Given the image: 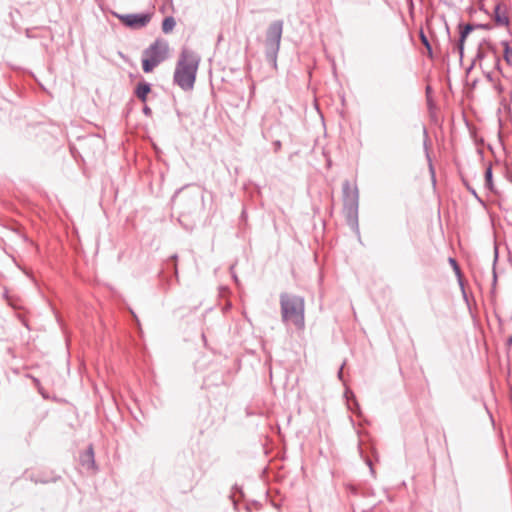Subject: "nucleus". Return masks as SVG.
I'll return each mask as SVG.
<instances>
[{
	"label": "nucleus",
	"instance_id": "obj_2",
	"mask_svg": "<svg viewBox=\"0 0 512 512\" xmlns=\"http://www.w3.org/2000/svg\"><path fill=\"white\" fill-rule=\"evenodd\" d=\"M169 52L168 42L164 39H156L149 47L143 51L142 69L145 73H150L162 63Z\"/></svg>",
	"mask_w": 512,
	"mask_h": 512
},
{
	"label": "nucleus",
	"instance_id": "obj_8",
	"mask_svg": "<svg viewBox=\"0 0 512 512\" xmlns=\"http://www.w3.org/2000/svg\"><path fill=\"white\" fill-rule=\"evenodd\" d=\"M494 21L499 26H507L509 24V17L507 15L506 8L502 7L500 4L495 6Z\"/></svg>",
	"mask_w": 512,
	"mask_h": 512
},
{
	"label": "nucleus",
	"instance_id": "obj_11",
	"mask_svg": "<svg viewBox=\"0 0 512 512\" xmlns=\"http://www.w3.org/2000/svg\"><path fill=\"white\" fill-rule=\"evenodd\" d=\"M175 25H176V21H175L174 17L168 16V17L164 18V20L162 22V31L165 34H168L173 31V29L175 28Z\"/></svg>",
	"mask_w": 512,
	"mask_h": 512
},
{
	"label": "nucleus",
	"instance_id": "obj_15",
	"mask_svg": "<svg viewBox=\"0 0 512 512\" xmlns=\"http://www.w3.org/2000/svg\"><path fill=\"white\" fill-rule=\"evenodd\" d=\"M142 111H143V113H144L146 116H148V117H150V116L152 115V110H151V108H150L149 106H147V105H145V106L143 107V110H142Z\"/></svg>",
	"mask_w": 512,
	"mask_h": 512
},
{
	"label": "nucleus",
	"instance_id": "obj_6",
	"mask_svg": "<svg viewBox=\"0 0 512 512\" xmlns=\"http://www.w3.org/2000/svg\"><path fill=\"white\" fill-rule=\"evenodd\" d=\"M114 16L125 26L131 29H141L148 25L151 20L150 13H136V14H118Z\"/></svg>",
	"mask_w": 512,
	"mask_h": 512
},
{
	"label": "nucleus",
	"instance_id": "obj_22",
	"mask_svg": "<svg viewBox=\"0 0 512 512\" xmlns=\"http://www.w3.org/2000/svg\"><path fill=\"white\" fill-rule=\"evenodd\" d=\"M508 344L512 345V336L508 339Z\"/></svg>",
	"mask_w": 512,
	"mask_h": 512
},
{
	"label": "nucleus",
	"instance_id": "obj_16",
	"mask_svg": "<svg viewBox=\"0 0 512 512\" xmlns=\"http://www.w3.org/2000/svg\"><path fill=\"white\" fill-rule=\"evenodd\" d=\"M421 40H422L423 44H424V45L428 48V50L430 51V50H431V48H430L429 42H428L427 38L425 37V35H424L423 33L421 34Z\"/></svg>",
	"mask_w": 512,
	"mask_h": 512
},
{
	"label": "nucleus",
	"instance_id": "obj_19",
	"mask_svg": "<svg viewBox=\"0 0 512 512\" xmlns=\"http://www.w3.org/2000/svg\"><path fill=\"white\" fill-rule=\"evenodd\" d=\"M274 145H275L276 150H277L278 148H280V145H281V144H280V142H279V141H277V142H275V143H274Z\"/></svg>",
	"mask_w": 512,
	"mask_h": 512
},
{
	"label": "nucleus",
	"instance_id": "obj_20",
	"mask_svg": "<svg viewBox=\"0 0 512 512\" xmlns=\"http://www.w3.org/2000/svg\"><path fill=\"white\" fill-rule=\"evenodd\" d=\"M174 272H175V275L177 276V274H178V269H177V265H176V264H174Z\"/></svg>",
	"mask_w": 512,
	"mask_h": 512
},
{
	"label": "nucleus",
	"instance_id": "obj_12",
	"mask_svg": "<svg viewBox=\"0 0 512 512\" xmlns=\"http://www.w3.org/2000/svg\"><path fill=\"white\" fill-rule=\"evenodd\" d=\"M504 48V59L508 64L512 63V49L509 47L506 41L502 42Z\"/></svg>",
	"mask_w": 512,
	"mask_h": 512
},
{
	"label": "nucleus",
	"instance_id": "obj_23",
	"mask_svg": "<svg viewBox=\"0 0 512 512\" xmlns=\"http://www.w3.org/2000/svg\"><path fill=\"white\" fill-rule=\"evenodd\" d=\"M233 278H234L235 282H238V278L236 275H233Z\"/></svg>",
	"mask_w": 512,
	"mask_h": 512
},
{
	"label": "nucleus",
	"instance_id": "obj_7",
	"mask_svg": "<svg viewBox=\"0 0 512 512\" xmlns=\"http://www.w3.org/2000/svg\"><path fill=\"white\" fill-rule=\"evenodd\" d=\"M79 461L82 467L86 468L87 470L95 469V458L92 445H89V447L80 454Z\"/></svg>",
	"mask_w": 512,
	"mask_h": 512
},
{
	"label": "nucleus",
	"instance_id": "obj_18",
	"mask_svg": "<svg viewBox=\"0 0 512 512\" xmlns=\"http://www.w3.org/2000/svg\"><path fill=\"white\" fill-rule=\"evenodd\" d=\"M342 373H343V367L340 368V371L338 373V377L341 379L342 378Z\"/></svg>",
	"mask_w": 512,
	"mask_h": 512
},
{
	"label": "nucleus",
	"instance_id": "obj_13",
	"mask_svg": "<svg viewBox=\"0 0 512 512\" xmlns=\"http://www.w3.org/2000/svg\"><path fill=\"white\" fill-rule=\"evenodd\" d=\"M485 181H486V186L491 189L492 188V170L491 168H487L486 171H485Z\"/></svg>",
	"mask_w": 512,
	"mask_h": 512
},
{
	"label": "nucleus",
	"instance_id": "obj_1",
	"mask_svg": "<svg viewBox=\"0 0 512 512\" xmlns=\"http://www.w3.org/2000/svg\"><path fill=\"white\" fill-rule=\"evenodd\" d=\"M200 63V56L193 50L183 48L174 72V82L184 91L193 89Z\"/></svg>",
	"mask_w": 512,
	"mask_h": 512
},
{
	"label": "nucleus",
	"instance_id": "obj_21",
	"mask_svg": "<svg viewBox=\"0 0 512 512\" xmlns=\"http://www.w3.org/2000/svg\"><path fill=\"white\" fill-rule=\"evenodd\" d=\"M177 258H178V256H177L176 254H174V255H172V256H171V259H173L174 261H176V260H177Z\"/></svg>",
	"mask_w": 512,
	"mask_h": 512
},
{
	"label": "nucleus",
	"instance_id": "obj_5",
	"mask_svg": "<svg viewBox=\"0 0 512 512\" xmlns=\"http://www.w3.org/2000/svg\"><path fill=\"white\" fill-rule=\"evenodd\" d=\"M290 324H293L299 332L304 329V299L302 297L295 296L290 299Z\"/></svg>",
	"mask_w": 512,
	"mask_h": 512
},
{
	"label": "nucleus",
	"instance_id": "obj_4",
	"mask_svg": "<svg viewBox=\"0 0 512 512\" xmlns=\"http://www.w3.org/2000/svg\"><path fill=\"white\" fill-rule=\"evenodd\" d=\"M183 189L176 191L173 201L177 202L183 213L190 214L197 208L199 200H203V195L198 190L183 193Z\"/></svg>",
	"mask_w": 512,
	"mask_h": 512
},
{
	"label": "nucleus",
	"instance_id": "obj_9",
	"mask_svg": "<svg viewBox=\"0 0 512 512\" xmlns=\"http://www.w3.org/2000/svg\"><path fill=\"white\" fill-rule=\"evenodd\" d=\"M151 91V86L149 83L141 82L137 85L135 94L142 101L146 102L147 96Z\"/></svg>",
	"mask_w": 512,
	"mask_h": 512
},
{
	"label": "nucleus",
	"instance_id": "obj_10",
	"mask_svg": "<svg viewBox=\"0 0 512 512\" xmlns=\"http://www.w3.org/2000/svg\"><path fill=\"white\" fill-rule=\"evenodd\" d=\"M281 314L284 322L288 321V294L282 293L280 296Z\"/></svg>",
	"mask_w": 512,
	"mask_h": 512
},
{
	"label": "nucleus",
	"instance_id": "obj_3",
	"mask_svg": "<svg viewBox=\"0 0 512 512\" xmlns=\"http://www.w3.org/2000/svg\"><path fill=\"white\" fill-rule=\"evenodd\" d=\"M282 30L283 22L274 21L270 24L266 32L265 53L268 61L274 64L279 50Z\"/></svg>",
	"mask_w": 512,
	"mask_h": 512
},
{
	"label": "nucleus",
	"instance_id": "obj_14",
	"mask_svg": "<svg viewBox=\"0 0 512 512\" xmlns=\"http://www.w3.org/2000/svg\"><path fill=\"white\" fill-rule=\"evenodd\" d=\"M449 262L452 265V267H453L454 271L456 272V274L459 276L460 275V269H459L456 261L453 258H450Z\"/></svg>",
	"mask_w": 512,
	"mask_h": 512
},
{
	"label": "nucleus",
	"instance_id": "obj_17",
	"mask_svg": "<svg viewBox=\"0 0 512 512\" xmlns=\"http://www.w3.org/2000/svg\"><path fill=\"white\" fill-rule=\"evenodd\" d=\"M468 32H469V28L466 31L462 32V34H461V41L464 40V38L466 37Z\"/></svg>",
	"mask_w": 512,
	"mask_h": 512
}]
</instances>
